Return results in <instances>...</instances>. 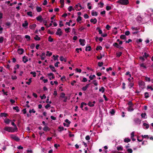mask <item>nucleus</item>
Masks as SVG:
<instances>
[{"label": "nucleus", "instance_id": "28", "mask_svg": "<svg viewBox=\"0 0 153 153\" xmlns=\"http://www.w3.org/2000/svg\"><path fill=\"white\" fill-rule=\"evenodd\" d=\"M115 113V111L114 109H111L110 110V113L112 115H113Z\"/></svg>", "mask_w": 153, "mask_h": 153}, {"label": "nucleus", "instance_id": "9", "mask_svg": "<svg viewBox=\"0 0 153 153\" xmlns=\"http://www.w3.org/2000/svg\"><path fill=\"white\" fill-rule=\"evenodd\" d=\"M79 42L80 43L81 45L83 46L85 45V39H80L79 40Z\"/></svg>", "mask_w": 153, "mask_h": 153}, {"label": "nucleus", "instance_id": "13", "mask_svg": "<svg viewBox=\"0 0 153 153\" xmlns=\"http://www.w3.org/2000/svg\"><path fill=\"white\" fill-rule=\"evenodd\" d=\"M28 25V23L27 21H25L24 23H23L22 24V27H25L26 28L27 27Z\"/></svg>", "mask_w": 153, "mask_h": 153}, {"label": "nucleus", "instance_id": "38", "mask_svg": "<svg viewBox=\"0 0 153 153\" xmlns=\"http://www.w3.org/2000/svg\"><path fill=\"white\" fill-rule=\"evenodd\" d=\"M30 74H31L33 75V77H36V73L35 71H31L30 72Z\"/></svg>", "mask_w": 153, "mask_h": 153}, {"label": "nucleus", "instance_id": "53", "mask_svg": "<svg viewBox=\"0 0 153 153\" xmlns=\"http://www.w3.org/2000/svg\"><path fill=\"white\" fill-rule=\"evenodd\" d=\"M111 9V7L110 6H107L106 7V9L107 11H108Z\"/></svg>", "mask_w": 153, "mask_h": 153}, {"label": "nucleus", "instance_id": "59", "mask_svg": "<svg viewBox=\"0 0 153 153\" xmlns=\"http://www.w3.org/2000/svg\"><path fill=\"white\" fill-rule=\"evenodd\" d=\"M140 67H143L145 68H146V66L144 65V64L143 63L141 64L140 65Z\"/></svg>", "mask_w": 153, "mask_h": 153}, {"label": "nucleus", "instance_id": "12", "mask_svg": "<svg viewBox=\"0 0 153 153\" xmlns=\"http://www.w3.org/2000/svg\"><path fill=\"white\" fill-rule=\"evenodd\" d=\"M18 53L20 54H22L24 52V50L22 48H20L18 50Z\"/></svg>", "mask_w": 153, "mask_h": 153}, {"label": "nucleus", "instance_id": "51", "mask_svg": "<svg viewBox=\"0 0 153 153\" xmlns=\"http://www.w3.org/2000/svg\"><path fill=\"white\" fill-rule=\"evenodd\" d=\"M58 128L60 129L59 130V131L60 132L64 130V128L63 127L59 126Z\"/></svg>", "mask_w": 153, "mask_h": 153}, {"label": "nucleus", "instance_id": "10", "mask_svg": "<svg viewBox=\"0 0 153 153\" xmlns=\"http://www.w3.org/2000/svg\"><path fill=\"white\" fill-rule=\"evenodd\" d=\"M43 130L45 131H49L50 130V128L48 127L47 125H46L45 127L43 128Z\"/></svg>", "mask_w": 153, "mask_h": 153}, {"label": "nucleus", "instance_id": "52", "mask_svg": "<svg viewBox=\"0 0 153 153\" xmlns=\"http://www.w3.org/2000/svg\"><path fill=\"white\" fill-rule=\"evenodd\" d=\"M103 63L102 62H99L98 63V65L99 67H101L103 65Z\"/></svg>", "mask_w": 153, "mask_h": 153}, {"label": "nucleus", "instance_id": "55", "mask_svg": "<svg viewBox=\"0 0 153 153\" xmlns=\"http://www.w3.org/2000/svg\"><path fill=\"white\" fill-rule=\"evenodd\" d=\"M113 45L114 46L116 47L117 48L118 47H119V45H118V43L116 42H115V43H114L113 44Z\"/></svg>", "mask_w": 153, "mask_h": 153}, {"label": "nucleus", "instance_id": "19", "mask_svg": "<svg viewBox=\"0 0 153 153\" xmlns=\"http://www.w3.org/2000/svg\"><path fill=\"white\" fill-rule=\"evenodd\" d=\"M131 29L132 31L138 30H140V28L137 27H131Z\"/></svg>", "mask_w": 153, "mask_h": 153}, {"label": "nucleus", "instance_id": "11", "mask_svg": "<svg viewBox=\"0 0 153 153\" xmlns=\"http://www.w3.org/2000/svg\"><path fill=\"white\" fill-rule=\"evenodd\" d=\"M36 19L37 21H39L40 22H42V21L43 20V19L42 18V16L41 15L39 16L36 17Z\"/></svg>", "mask_w": 153, "mask_h": 153}, {"label": "nucleus", "instance_id": "49", "mask_svg": "<svg viewBox=\"0 0 153 153\" xmlns=\"http://www.w3.org/2000/svg\"><path fill=\"white\" fill-rule=\"evenodd\" d=\"M52 55V53L51 52H50L49 51H47V54H46V56H50Z\"/></svg>", "mask_w": 153, "mask_h": 153}, {"label": "nucleus", "instance_id": "56", "mask_svg": "<svg viewBox=\"0 0 153 153\" xmlns=\"http://www.w3.org/2000/svg\"><path fill=\"white\" fill-rule=\"evenodd\" d=\"M92 83L95 85L97 86L98 85V83L97 82L96 80H94L93 81Z\"/></svg>", "mask_w": 153, "mask_h": 153}, {"label": "nucleus", "instance_id": "17", "mask_svg": "<svg viewBox=\"0 0 153 153\" xmlns=\"http://www.w3.org/2000/svg\"><path fill=\"white\" fill-rule=\"evenodd\" d=\"M7 116H8L7 114L5 113H1L0 114V116L1 117H6Z\"/></svg>", "mask_w": 153, "mask_h": 153}, {"label": "nucleus", "instance_id": "27", "mask_svg": "<svg viewBox=\"0 0 153 153\" xmlns=\"http://www.w3.org/2000/svg\"><path fill=\"white\" fill-rule=\"evenodd\" d=\"M91 47L90 46H88L86 47L85 50L86 51H91Z\"/></svg>", "mask_w": 153, "mask_h": 153}, {"label": "nucleus", "instance_id": "16", "mask_svg": "<svg viewBox=\"0 0 153 153\" xmlns=\"http://www.w3.org/2000/svg\"><path fill=\"white\" fill-rule=\"evenodd\" d=\"M97 20L96 18H94V19H91L90 20V22L93 23L94 24H95L97 22Z\"/></svg>", "mask_w": 153, "mask_h": 153}, {"label": "nucleus", "instance_id": "15", "mask_svg": "<svg viewBox=\"0 0 153 153\" xmlns=\"http://www.w3.org/2000/svg\"><path fill=\"white\" fill-rule=\"evenodd\" d=\"M36 25L34 24L30 25L29 28L31 29H33L36 27Z\"/></svg>", "mask_w": 153, "mask_h": 153}, {"label": "nucleus", "instance_id": "6", "mask_svg": "<svg viewBox=\"0 0 153 153\" xmlns=\"http://www.w3.org/2000/svg\"><path fill=\"white\" fill-rule=\"evenodd\" d=\"M56 34L57 35H58L59 36H61L62 34V32L61 31V29L59 28L57 30V31L56 32Z\"/></svg>", "mask_w": 153, "mask_h": 153}, {"label": "nucleus", "instance_id": "36", "mask_svg": "<svg viewBox=\"0 0 153 153\" xmlns=\"http://www.w3.org/2000/svg\"><path fill=\"white\" fill-rule=\"evenodd\" d=\"M145 97L146 98H147L149 97V94L148 92H146L144 93Z\"/></svg>", "mask_w": 153, "mask_h": 153}, {"label": "nucleus", "instance_id": "24", "mask_svg": "<svg viewBox=\"0 0 153 153\" xmlns=\"http://www.w3.org/2000/svg\"><path fill=\"white\" fill-rule=\"evenodd\" d=\"M34 39L36 41H39L41 39L37 35H36L35 36V37L34 38Z\"/></svg>", "mask_w": 153, "mask_h": 153}, {"label": "nucleus", "instance_id": "50", "mask_svg": "<svg viewBox=\"0 0 153 153\" xmlns=\"http://www.w3.org/2000/svg\"><path fill=\"white\" fill-rule=\"evenodd\" d=\"M72 10H74V9H73V7L72 6H69L68 8V10L70 12Z\"/></svg>", "mask_w": 153, "mask_h": 153}, {"label": "nucleus", "instance_id": "63", "mask_svg": "<svg viewBox=\"0 0 153 153\" xmlns=\"http://www.w3.org/2000/svg\"><path fill=\"white\" fill-rule=\"evenodd\" d=\"M105 28L107 30H109L111 28V26L108 25H107L105 27Z\"/></svg>", "mask_w": 153, "mask_h": 153}, {"label": "nucleus", "instance_id": "5", "mask_svg": "<svg viewBox=\"0 0 153 153\" xmlns=\"http://www.w3.org/2000/svg\"><path fill=\"white\" fill-rule=\"evenodd\" d=\"M11 137L12 139L17 142H19L20 140V139L19 138L14 135H12L11 136Z\"/></svg>", "mask_w": 153, "mask_h": 153}, {"label": "nucleus", "instance_id": "30", "mask_svg": "<svg viewBox=\"0 0 153 153\" xmlns=\"http://www.w3.org/2000/svg\"><path fill=\"white\" fill-rule=\"evenodd\" d=\"M25 38L26 39H27V41H30V37L28 35H26L25 36Z\"/></svg>", "mask_w": 153, "mask_h": 153}, {"label": "nucleus", "instance_id": "40", "mask_svg": "<svg viewBox=\"0 0 153 153\" xmlns=\"http://www.w3.org/2000/svg\"><path fill=\"white\" fill-rule=\"evenodd\" d=\"M10 120L8 119H6L4 120V122L7 124H9L10 123Z\"/></svg>", "mask_w": 153, "mask_h": 153}, {"label": "nucleus", "instance_id": "61", "mask_svg": "<svg viewBox=\"0 0 153 153\" xmlns=\"http://www.w3.org/2000/svg\"><path fill=\"white\" fill-rule=\"evenodd\" d=\"M48 33L51 35H53L54 33V32H53L49 30L48 31Z\"/></svg>", "mask_w": 153, "mask_h": 153}, {"label": "nucleus", "instance_id": "7", "mask_svg": "<svg viewBox=\"0 0 153 153\" xmlns=\"http://www.w3.org/2000/svg\"><path fill=\"white\" fill-rule=\"evenodd\" d=\"M134 121L136 124L140 125L141 123V120L138 118H135L134 119Z\"/></svg>", "mask_w": 153, "mask_h": 153}, {"label": "nucleus", "instance_id": "2", "mask_svg": "<svg viewBox=\"0 0 153 153\" xmlns=\"http://www.w3.org/2000/svg\"><path fill=\"white\" fill-rule=\"evenodd\" d=\"M128 104V107L127 108L128 110L129 111H131L134 110L133 107L134 106V104L132 103L131 101H129Z\"/></svg>", "mask_w": 153, "mask_h": 153}, {"label": "nucleus", "instance_id": "58", "mask_svg": "<svg viewBox=\"0 0 153 153\" xmlns=\"http://www.w3.org/2000/svg\"><path fill=\"white\" fill-rule=\"evenodd\" d=\"M29 112L30 113H31L32 112L35 113L36 112V111L34 110V109H30L29 111Z\"/></svg>", "mask_w": 153, "mask_h": 153}, {"label": "nucleus", "instance_id": "22", "mask_svg": "<svg viewBox=\"0 0 153 153\" xmlns=\"http://www.w3.org/2000/svg\"><path fill=\"white\" fill-rule=\"evenodd\" d=\"M98 15L97 13V12H94V10H92L91 12V15L93 16H97Z\"/></svg>", "mask_w": 153, "mask_h": 153}, {"label": "nucleus", "instance_id": "21", "mask_svg": "<svg viewBox=\"0 0 153 153\" xmlns=\"http://www.w3.org/2000/svg\"><path fill=\"white\" fill-rule=\"evenodd\" d=\"M26 56H24L23 58V61L24 63H26L28 61V59L27 58H26Z\"/></svg>", "mask_w": 153, "mask_h": 153}, {"label": "nucleus", "instance_id": "20", "mask_svg": "<svg viewBox=\"0 0 153 153\" xmlns=\"http://www.w3.org/2000/svg\"><path fill=\"white\" fill-rule=\"evenodd\" d=\"M100 57L98 56L97 57V59L98 60L100 59H101L102 58V57H104L105 56V55H104V54H103L102 55L101 53H100Z\"/></svg>", "mask_w": 153, "mask_h": 153}, {"label": "nucleus", "instance_id": "37", "mask_svg": "<svg viewBox=\"0 0 153 153\" xmlns=\"http://www.w3.org/2000/svg\"><path fill=\"white\" fill-rule=\"evenodd\" d=\"M146 113H144L143 114L142 113L141 115V116L142 118H144L145 119L146 118Z\"/></svg>", "mask_w": 153, "mask_h": 153}, {"label": "nucleus", "instance_id": "42", "mask_svg": "<svg viewBox=\"0 0 153 153\" xmlns=\"http://www.w3.org/2000/svg\"><path fill=\"white\" fill-rule=\"evenodd\" d=\"M48 41L50 42H52L53 41V39L50 36L48 38Z\"/></svg>", "mask_w": 153, "mask_h": 153}, {"label": "nucleus", "instance_id": "39", "mask_svg": "<svg viewBox=\"0 0 153 153\" xmlns=\"http://www.w3.org/2000/svg\"><path fill=\"white\" fill-rule=\"evenodd\" d=\"M70 28L69 27L66 28L65 29V31L66 33H68L70 32Z\"/></svg>", "mask_w": 153, "mask_h": 153}, {"label": "nucleus", "instance_id": "64", "mask_svg": "<svg viewBox=\"0 0 153 153\" xmlns=\"http://www.w3.org/2000/svg\"><path fill=\"white\" fill-rule=\"evenodd\" d=\"M84 17L85 19H88L89 18V16L87 14H85L84 15Z\"/></svg>", "mask_w": 153, "mask_h": 153}, {"label": "nucleus", "instance_id": "46", "mask_svg": "<svg viewBox=\"0 0 153 153\" xmlns=\"http://www.w3.org/2000/svg\"><path fill=\"white\" fill-rule=\"evenodd\" d=\"M31 79H32L31 78H30L29 79V80H28V81H29L28 82H26V83L27 84H28V85H30L31 82Z\"/></svg>", "mask_w": 153, "mask_h": 153}, {"label": "nucleus", "instance_id": "18", "mask_svg": "<svg viewBox=\"0 0 153 153\" xmlns=\"http://www.w3.org/2000/svg\"><path fill=\"white\" fill-rule=\"evenodd\" d=\"M143 56L144 58L146 59L149 56V55L148 54H147L145 52L143 55Z\"/></svg>", "mask_w": 153, "mask_h": 153}, {"label": "nucleus", "instance_id": "3", "mask_svg": "<svg viewBox=\"0 0 153 153\" xmlns=\"http://www.w3.org/2000/svg\"><path fill=\"white\" fill-rule=\"evenodd\" d=\"M129 0H119L117 1V3L120 4L126 5L129 4Z\"/></svg>", "mask_w": 153, "mask_h": 153}, {"label": "nucleus", "instance_id": "4", "mask_svg": "<svg viewBox=\"0 0 153 153\" xmlns=\"http://www.w3.org/2000/svg\"><path fill=\"white\" fill-rule=\"evenodd\" d=\"M139 86L142 88L143 89L145 88V83L142 81H140L138 82Z\"/></svg>", "mask_w": 153, "mask_h": 153}, {"label": "nucleus", "instance_id": "54", "mask_svg": "<svg viewBox=\"0 0 153 153\" xmlns=\"http://www.w3.org/2000/svg\"><path fill=\"white\" fill-rule=\"evenodd\" d=\"M139 58L143 62L145 61V58L143 56L139 57Z\"/></svg>", "mask_w": 153, "mask_h": 153}, {"label": "nucleus", "instance_id": "35", "mask_svg": "<svg viewBox=\"0 0 153 153\" xmlns=\"http://www.w3.org/2000/svg\"><path fill=\"white\" fill-rule=\"evenodd\" d=\"M143 126H146V129L148 128L149 127V124H147L146 123H144L143 124Z\"/></svg>", "mask_w": 153, "mask_h": 153}, {"label": "nucleus", "instance_id": "14", "mask_svg": "<svg viewBox=\"0 0 153 153\" xmlns=\"http://www.w3.org/2000/svg\"><path fill=\"white\" fill-rule=\"evenodd\" d=\"M49 67L52 70L53 72H56V70L55 69V67L53 65H50Z\"/></svg>", "mask_w": 153, "mask_h": 153}, {"label": "nucleus", "instance_id": "32", "mask_svg": "<svg viewBox=\"0 0 153 153\" xmlns=\"http://www.w3.org/2000/svg\"><path fill=\"white\" fill-rule=\"evenodd\" d=\"M92 102L91 101H89L88 104V105L91 107H93L94 106V104H91Z\"/></svg>", "mask_w": 153, "mask_h": 153}, {"label": "nucleus", "instance_id": "45", "mask_svg": "<svg viewBox=\"0 0 153 153\" xmlns=\"http://www.w3.org/2000/svg\"><path fill=\"white\" fill-rule=\"evenodd\" d=\"M102 48L101 46H98L96 48V50L97 51H98L99 50H102Z\"/></svg>", "mask_w": 153, "mask_h": 153}, {"label": "nucleus", "instance_id": "41", "mask_svg": "<svg viewBox=\"0 0 153 153\" xmlns=\"http://www.w3.org/2000/svg\"><path fill=\"white\" fill-rule=\"evenodd\" d=\"M65 94L64 93H62L60 95V97L62 98H64L65 97Z\"/></svg>", "mask_w": 153, "mask_h": 153}, {"label": "nucleus", "instance_id": "57", "mask_svg": "<svg viewBox=\"0 0 153 153\" xmlns=\"http://www.w3.org/2000/svg\"><path fill=\"white\" fill-rule=\"evenodd\" d=\"M92 83L95 85L97 86L98 85V83L97 82L96 80H94L93 81Z\"/></svg>", "mask_w": 153, "mask_h": 153}, {"label": "nucleus", "instance_id": "48", "mask_svg": "<svg viewBox=\"0 0 153 153\" xmlns=\"http://www.w3.org/2000/svg\"><path fill=\"white\" fill-rule=\"evenodd\" d=\"M96 76L94 75H93L92 76H91V75H90L89 76V78H90V80H93V79Z\"/></svg>", "mask_w": 153, "mask_h": 153}, {"label": "nucleus", "instance_id": "31", "mask_svg": "<svg viewBox=\"0 0 153 153\" xmlns=\"http://www.w3.org/2000/svg\"><path fill=\"white\" fill-rule=\"evenodd\" d=\"M99 90L100 91H102V93H103L105 91V89L104 87H102L101 88H100Z\"/></svg>", "mask_w": 153, "mask_h": 153}, {"label": "nucleus", "instance_id": "47", "mask_svg": "<svg viewBox=\"0 0 153 153\" xmlns=\"http://www.w3.org/2000/svg\"><path fill=\"white\" fill-rule=\"evenodd\" d=\"M53 57H54L53 59L55 60H58V58L59 57V56L58 55H56V56H55L54 55H53Z\"/></svg>", "mask_w": 153, "mask_h": 153}, {"label": "nucleus", "instance_id": "23", "mask_svg": "<svg viewBox=\"0 0 153 153\" xmlns=\"http://www.w3.org/2000/svg\"><path fill=\"white\" fill-rule=\"evenodd\" d=\"M36 10L38 12H40L42 11V8L41 7L37 6L36 7Z\"/></svg>", "mask_w": 153, "mask_h": 153}, {"label": "nucleus", "instance_id": "8", "mask_svg": "<svg viewBox=\"0 0 153 153\" xmlns=\"http://www.w3.org/2000/svg\"><path fill=\"white\" fill-rule=\"evenodd\" d=\"M79 4H76L75 7V9L76 10L79 11L82 8L81 5Z\"/></svg>", "mask_w": 153, "mask_h": 153}, {"label": "nucleus", "instance_id": "33", "mask_svg": "<svg viewBox=\"0 0 153 153\" xmlns=\"http://www.w3.org/2000/svg\"><path fill=\"white\" fill-rule=\"evenodd\" d=\"M134 83L132 82H130V83H129V88H132L133 86H134Z\"/></svg>", "mask_w": 153, "mask_h": 153}, {"label": "nucleus", "instance_id": "26", "mask_svg": "<svg viewBox=\"0 0 153 153\" xmlns=\"http://www.w3.org/2000/svg\"><path fill=\"white\" fill-rule=\"evenodd\" d=\"M122 53L121 52L117 53H116L117 57L118 58L119 57L122 55Z\"/></svg>", "mask_w": 153, "mask_h": 153}, {"label": "nucleus", "instance_id": "43", "mask_svg": "<svg viewBox=\"0 0 153 153\" xmlns=\"http://www.w3.org/2000/svg\"><path fill=\"white\" fill-rule=\"evenodd\" d=\"M27 14L28 16H30V17H32L33 16L32 12L31 11L28 12L27 13Z\"/></svg>", "mask_w": 153, "mask_h": 153}, {"label": "nucleus", "instance_id": "60", "mask_svg": "<svg viewBox=\"0 0 153 153\" xmlns=\"http://www.w3.org/2000/svg\"><path fill=\"white\" fill-rule=\"evenodd\" d=\"M125 85H126V84L124 82H123V83H122V89L124 90L126 88V87H125Z\"/></svg>", "mask_w": 153, "mask_h": 153}, {"label": "nucleus", "instance_id": "29", "mask_svg": "<svg viewBox=\"0 0 153 153\" xmlns=\"http://www.w3.org/2000/svg\"><path fill=\"white\" fill-rule=\"evenodd\" d=\"M120 38L122 39H126V36L124 35H121L120 36Z\"/></svg>", "mask_w": 153, "mask_h": 153}, {"label": "nucleus", "instance_id": "34", "mask_svg": "<svg viewBox=\"0 0 153 153\" xmlns=\"http://www.w3.org/2000/svg\"><path fill=\"white\" fill-rule=\"evenodd\" d=\"M130 141V139L128 138H125L124 140V141L126 143H128Z\"/></svg>", "mask_w": 153, "mask_h": 153}, {"label": "nucleus", "instance_id": "25", "mask_svg": "<svg viewBox=\"0 0 153 153\" xmlns=\"http://www.w3.org/2000/svg\"><path fill=\"white\" fill-rule=\"evenodd\" d=\"M13 109L14 110H16L17 112H18L19 111V108L17 106L13 107Z\"/></svg>", "mask_w": 153, "mask_h": 153}, {"label": "nucleus", "instance_id": "44", "mask_svg": "<svg viewBox=\"0 0 153 153\" xmlns=\"http://www.w3.org/2000/svg\"><path fill=\"white\" fill-rule=\"evenodd\" d=\"M82 19V18L80 16H78L76 20L77 22H79V21L81 20Z\"/></svg>", "mask_w": 153, "mask_h": 153}, {"label": "nucleus", "instance_id": "1", "mask_svg": "<svg viewBox=\"0 0 153 153\" xmlns=\"http://www.w3.org/2000/svg\"><path fill=\"white\" fill-rule=\"evenodd\" d=\"M4 130L9 132H13L15 131H18L17 127L13 128L11 127L5 126L4 127Z\"/></svg>", "mask_w": 153, "mask_h": 153}, {"label": "nucleus", "instance_id": "62", "mask_svg": "<svg viewBox=\"0 0 153 153\" xmlns=\"http://www.w3.org/2000/svg\"><path fill=\"white\" fill-rule=\"evenodd\" d=\"M64 25L62 24V21H60L59 22V26L60 27H61L62 26H63Z\"/></svg>", "mask_w": 153, "mask_h": 153}]
</instances>
